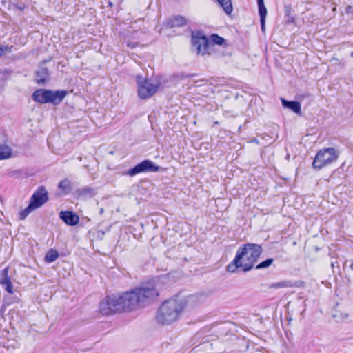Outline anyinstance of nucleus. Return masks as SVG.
<instances>
[{"mask_svg": "<svg viewBox=\"0 0 353 353\" xmlns=\"http://www.w3.org/2000/svg\"><path fill=\"white\" fill-rule=\"evenodd\" d=\"M158 296L159 292L154 284L145 283L121 295L107 296L100 303L99 310L101 314L106 316L134 310L145 307Z\"/></svg>", "mask_w": 353, "mask_h": 353, "instance_id": "nucleus-1", "label": "nucleus"}, {"mask_svg": "<svg viewBox=\"0 0 353 353\" xmlns=\"http://www.w3.org/2000/svg\"><path fill=\"white\" fill-rule=\"evenodd\" d=\"M199 298L191 295L186 298L176 296L164 301L157 314V321L162 325H170L176 321L185 308L192 307L199 303Z\"/></svg>", "mask_w": 353, "mask_h": 353, "instance_id": "nucleus-2", "label": "nucleus"}, {"mask_svg": "<svg viewBox=\"0 0 353 353\" xmlns=\"http://www.w3.org/2000/svg\"><path fill=\"white\" fill-rule=\"evenodd\" d=\"M263 252L261 246L256 243H246L239 247L236 254V262H240L243 271L250 270Z\"/></svg>", "mask_w": 353, "mask_h": 353, "instance_id": "nucleus-3", "label": "nucleus"}, {"mask_svg": "<svg viewBox=\"0 0 353 353\" xmlns=\"http://www.w3.org/2000/svg\"><path fill=\"white\" fill-rule=\"evenodd\" d=\"M65 90L52 91L50 90L39 89L32 94V99L40 103H52L59 104L66 96Z\"/></svg>", "mask_w": 353, "mask_h": 353, "instance_id": "nucleus-4", "label": "nucleus"}, {"mask_svg": "<svg viewBox=\"0 0 353 353\" xmlns=\"http://www.w3.org/2000/svg\"><path fill=\"white\" fill-rule=\"evenodd\" d=\"M48 200L47 190L44 187H39L31 196L28 206L21 212V219H25L32 211L42 206Z\"/></svg>", "mask_w": 353, "mask_h": 353, "instance_id": "nucleus-5", "label": "nucleus"}, {"mask_svg": "<svg viewBox=\"0 0 353 353\" xmlns=\"http://www.w3.org/2000/svg\"><path fill=\"white\" fill-rule=\"evenodd\" d=\"M339 152L333 148L320 150L313 161V167L317 169L328 165L336 161L339 157Z\"/></svg>", "mask_w": 353, "mask_h": 353, "instance_id": "nucleus-6", "label": "nucleus"}, {"mask_svg": "<svg viewBox=\"0 0 353 353\" xmlns=\"http://www.w3.org/2000/svg\"><path fill=\"white\" fill-rule=\"evenodd\" d=\"M138 87V95L145 99L154 95L159 88V83H152L147 79H142L140 76L137 77Z\"/></svg>", "mask_w": 353, "mask_h": 353, "instance_id": "nucleus-7", "label": "nucleus"}, {"mask_svg": "<svg viewBox=\"0 0 353 353\" xmlns=\"http://www.w3.org/2000/svg\"><path fill=\"white\" fill-rule=\"evenodd\" d=\"M159 170V167L156 165L152 161L144 160L138 163L133 168L129 170L127 174L130 176H134L141 172H158Z\"/></svg>", "mask_w": 353, "mask_h": 353, "instance_id": "nucleus-8", "label": "nucleus"}, {"mask_svg": "<svg viewBox=\"0 0 353 353\" xmlns=\"http://www.w3.org/2000/svg\"><path fill=\"white\" fill-rule=\"evenodd\" d=\"M59 217L63 220L67 225H76L79 221V217L70 211H61L59 213Z\"/></svg>", "mask_w": 353, "mask_h": 353, "instance_id": "nucleus-9", "label": "nucleus"}, {"mask_svg": "<svg viewBox=\"0 0 353 353\" xmlns=\"http://www.w3.org/2000/svg\"><path fill=\"white\" fill-rule=\"evenodd\" d=\"M192 46L198 54H205L207 52L208 41L205 37L192 39Z\"/></svg>", "mask_w": 353, "mask_h": 353, "instance_id": "nucleus-10", "label": "nucleus"}, {"mask_svg": "<svg viewBox=\"0 0 353 353\" xmlns=\"http://www.w3.org/2000/svg\"><path fill=\"white\" fill-rule=\"evenodd\" d=\"M8 268H6L1 271L2 278L0 280V283L5 286L6 290L8 293H12V285L10 277L8 276Z\"/></svg>", "mask_w": 353, "mask_h": 353, "instance_id": "nucleus-11", "label": "nucleus"}, {"mask_svg": "<svg viewBox=\"0 0 353 353\" xmlns=\"http://www.w3.org/2000/svg\"><path fill=\"white\" fill-rule=\"evenodd\" d=\"M282 105L284 108H288L294 112L301 114V103L298 101H289L283 98L281 99Z\"/></svg>", "mask_w": 353, "mask_h": 353, "instance_id": "nucleus-12", "label": "nucleus"}, {"mask_svg": "<svg viewBox=\"0 0 353 353\" xmlns=\"http://www.w3.org/2000/svg\"><path fill=\"white\" fill-rule=\"evenodd\" d=\"M186 22L185 17L179 15L170 19L167 22V26L169 28L180 27L184 26Z\"/></svg>", "mask_w": 353, "mask_h": 353, "instance_id": "nucleus-13", "label": "nucleus"}, {"mask_svg": "<svg viewBox=\"0 0 353 353\" xmlns=\"http://www.w3.org/2000/svg\"><path fill=\"white\" fill-rule=\"evenodd\" d=\"M49 76V72L47 68L40 66L36 74V81L38 83H43L46 82Z\"/></svg>", "mask_w": 353, "mask_h": 353, "instance_id": "nucleus-14", "label": "nucleus"}, {"mask_svg": "<svg viewBox=\"0 0 353 353\" xmlns=\"http://www.w3.org/2000/svg\"><path fill=\"white\" fill-rule=\"evenodd\" d=\"M298 287L296 283H292L290 281H282L271 284L270 288H292Z\"/></svg>", "mask_w": 353, "mask_h": 353, "instance_id": "nucleus-15", "label": "nucleus"}, {"mask_svg": "<svg viewBox=\"0 0 353 353\" xmlns=\"http://www.w3.org/2000/svg\"><path fill=\"white\" fill-rule=\"evenodd\" d=\"M59 188L65 194H68L72 189L71 181L68 179H64L59 182Z\"/></svg>", "mask_w": 353, "mask_h": 353, "instance_id": "nucleus-16", "label": "nucleus"}, {"mask_svg": "<svg viewBox=\"0 0 353 353\" xmlns=\"http://www.w3.org/2000/svg\"><path fill=\"white\" fill-rule=\"evenodd\" d=\"M12 154L11 148L6 145H0V160L10 158Z\"/></svg>", "mask_w": 353, "mask_h": 353, "instance_id": "nucleus-17", "label": "nucleus"}, {"mask_svg": "<svg viewBox=\"0 0 353 353\" xmlns=\"http://www.w3.org/2000/svg\"><path fill=\"white\" fill-rule=\"evenodd\" d=\"M216 1L221 6L227 14H230L232 12L231 0H216Z\"/></svg>", "mask_w": 353, "mask_h": 353, "instance_id": "nucleus-18", "label": "nucleus"}, {"mask_svg": "<svg viewBox=\"0 0 353 353\" xmlns=\"http://www.w3.org/2000/svg\"><path fill=\"white\" fill-rule=\"evenodd\" d=\"M77 193L81 197L92 196L94 194V190L90 187H85L79 189Z\"/></svg>", "mask_w": 353, "mask_h": 353, "instance_id": "nucleus-19", "label": "nucleus"}, {"mask_svg": "<svg viewBox=\"0 0 353 353\" xmlns=\"http://www.w3.org/2000/svg\"><path fill=\"white\" fill-rule=\"evenodd\" d=\"M59 257V253L57 250L51 249L49 250L45 256V261L47 263H52L57 260Z\"/></svg>", "mask_w": 353, "mask_h": 353, "instance_id": "nucleus-20", "label": "nucleus"}, {"mask_svg": "<svg viewBox=\"0 0 353 353\" xmlns=\"http://www.w3.org/2000/svg\"><path fill=\"white\" fill-rule=\"evenodd\" d=\"M259 6V14L260 19H265L267 14V9L265 6L263 0H257Z\"/></svg>", "mask_w": 353, "mask_h": 353, "instance_id": "nucleus-21", "label": "nucleus"}, {"mask_svg": "<svg viewBox=\"0 0 353 353\" xmlns=\"http://www.w3.org/2000/svg\"><path fill=\"white\" fill-rule=\"evenodd\" d=\"M240 264H241L240 262H238V263L236 262V257H235L234 259L233 260V261L227 266L228 272H234L237 268H241V265Z\"/></svg>", "mask_w": 353, "mask_h": 353, "instance_id": "nucleus-22", "label": "nucleus"}, {"mask_svg": "<svg viewBox=\"0 0 353 353\" xmlns=\"http://www.w3.org/2000/svg\"><path fill=\"white\" fill-rule=\"evenodd\" d=\"M273 259H268L264 261L259 263L256 266V269H263L270 267L273 263Z\"/></svg>", "mask_w": 353, "mask_h": 353, "instance_id": "nucleus-23", "label": "nucleus"}, {"mask_svg": "<svg viewBox=\"0 0 353 353\" xmlns=\"http://www.w3.org/2000/svg\"><path fill=\"white\" fill-rule=\"evenodd\" d=\"M211 39H212V41L213 43L218 44V45H222L225 41L223 38H222L216 34H213L211 37Z\"/></svg>", "mask_w": 353, "mask_h": 353, "instance_id": "nucleus-24", "label": "nucleus"}, {"mask_svg": "<svg viewBox=\"0 0 353 353\" xmlns=\"http://www.w3.org/2000/svg\"><path fill=\"white\" fill-rule=\"evenodd\" d=\"M284 12L287 17H288V22L291 23L293 21V18L290 17L291 14V8L290 6H285Z\"/></svg>", "mask_w": 353, "mask_h": 353, "instance_id": "nucleus-25", "label": "nucleus"}, {"mask_svg": "<svg viewBox=\"0 0 353 353\" xmlns=\"http://www.w3.org/2000/svg\"><path fill=\"white\" fill-rule=\"evenodd\" d=\"M260 22H261V30L263 32L265 31V19H260Z\"/></svg>", "mask_w": 353, "mask_h": 353, "instance_id": "nucleus-26", "label": "nucleus"}, {"mask_svg": "<svg viewBox=\"0 0 353 353\" xmlns=\"http://www.w3.org/2000/svg\"><path fill=\"white\" fill-rule=\"evenodd\" d=\"M350 268L353 270V263L351 264Z\"/></svg>", "mask_w": 353, "mask_h": 353, "instance_id": "nucleus-27", "label": "nucleus"}, {"mask_svg": "<svg viewBox=\"0 0 353 353\" xmlns=\"http://www.w3.org/2000/svg\"><path fill=\"white\" fill-rule=\"evenodd\" d=\"M2 51H3V50H2L1 48L0 47V54H1Z\"/></svg>", "mask_w": 353, "mask_h": 353, "instance_id": "nucleus-28", "label": "nucleus"}, {"mask_svg": "<svg viewBox=\"0 0 353 353\" xmlns=\"http://www.w3.org/2000/svg\"><path fill=\"white\" fill-rule=\"evenodd\" d=\"M350 56H351L352 57H353V52H352L350 53Z\"/></svg>", "mask_w": 353, "mask_h": 353, "instance_id": "nucleus-29", "label": "nucleus"}, {"mask_svg": "<svg viewBox=\"0 0 353 353\" xmlns=\"http://www.w3.org/2000/svg\"><path fill=\"white\" fill-rule=\"evenodd\" d=\"M19 8L22 10V9H23V7L19 6Z\"/></svg>", "mask_w": 353, "mask_h": 353, "instance_id": "nucleus-30", "label": "nucleus"}]
</instances>
